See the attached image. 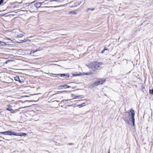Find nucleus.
I'll list each match as a JSON object with an SVG mask.
<instances>
[{"instance_id": "nucleus-1", "label": "nucleus", "mask_w": 153, "mask_h": 153, "mask_svg": "<svg viewBox=\"0 0 153 153\" xmlns=\"http://www.w3.org/2000/svg\"><path fill=\"white\" fill-rule=\"evenodd\" d=\"M102 64V63L94 61L90 64L89 67L93 71H95L100 68Z\"/></svg>"}, {"instance_id": "nucleus-2", "label": "nucleus", "mask_w": 153, "mask_h": 153, "mask_svg": "<svg viewBox=\"0 0 153 153\" xmlns=\"http://www.w3.org/2000/svg\"><path fill=\"white\" fill-rule=\"evenodd\" d=\"M135 113L134 111L132 108L130 109L129 113L128 118L130 120H131L133 123V125L134 126L135 119H134Z\"/></svg>"}, {"instance_id": "nucleus-3", "label": "nucleus", "mask_w": 153, "mask_h": 153, "mask_svg": "<svg viewBox=\"0 0 153 153\" xmlns=\"http://www.w3.org/2000/svg\"><path fill=\"white\" fill-rule=\"evenodd\" d=\"M8 134L9 135H13L15 136H25L27 135V134L24 133H18L15 132L13 131H8Z\"/></svg>"}, {"instance_id": "nucleus-4", "label": "nucleus", "mask_w": 153, "mask_h": 153, "mask_svg": "<svg viewBox=\"0 0 153 153\" xmlns=\"http://www.w3.org/2000/svg\"><path fill=\"white\" fill-rule=\"evenodd\" d=\"M43 3L44 2H43L42 3L39 2L36 3L34 4V5L37 8H39L40 7V6L42 5V3Z\"/></svg>"}, {"instance_id": "nucleus-5", "label": "nucleus", "mask_w": 153, "mask_h": 153, "mask_svg": "<svg viewBox=\"0 0 153 153\" xmlns=\"http://www.w3.org/2000/svg\"><path fill=\"white\" fill-rule=\"evenodd\" d=\"M70 87V86L67 85H64L61 86L59 87V89H62L63 88H69Z\"/></svg>"}, {"instance_id": "nucleus-6", "label": "nucleus", "mask_w": 153, "mask_h": 153, "mask_svg": "<svg viewBox=\"0 0 153 153\" xmlns=\"http://www.w3.org/2000/svg\"><path fill=\"white\" fill-rule=\"evenodd\" d=\"M84 74H86V75L90 74V73H84L83 74H82L81 73H79V74H74L73 75V76H78L84 75Z\"/></svg>"}, {"instance_id": "nucleus-7", "label": "nucleus", "mask_w": 153, "mask_h": 153, "mask_svg": "<svg viewBox=\"0 0 153 153\" xmlns=\"http://www.w3.org/2000/svg\"><path fill=\"white\" fill-rule=\"evenodd\" d=\"M8 108H7V110L9 111L12 112L13 111V110L12 108V106L10 105H8Z\"/></svg>"}, {"instance_id": "nucleus-8", "label": "nucleus", "mask_w": 153, "mask_h": 153, "mask_svg": "<svg viewBox=\"0 0 153 153\" xmlns=\"http://www.w3.org/2000/svg\"><path fill=\"white\" fill-rule=\"evenodd\" d=\"M97 85H98L97 84V82H94V83H93V84H92L91 85H90V86L91 87H94V86H97Z\"/></svg>"}, {"instance_id": "nucleus-9", "label": "nucleus", "mask_w": 153, "mask_h": 153, "mask_svg": "<svg viewBox=\"0 0 153 153\" xmlns=\"http://www.w3.org/2000/svg\"><path fill=\"white\" fill-rule=\"evenodd\" d=\"M15 80L16 81H19L20 82H21V81L20 80V79L19 76H16L15 77Z\"/></svg>"}, {"instance_id": "nucleus-10", "label": "nucleus", "mask_w": 153, "mask_h": 153, "mask_svg": "<svg viewBox=\"0 0 153 153\" xmlns=\"http://www.w3.org/2000/svg\"><path fill=\"white\" fill-rule=\"evenodd\" d=\"M99 81L100 82L101 84H102L105 81V79H100Z\"/></svg>"}, {"instance_id": "nucleus-11", "label": "nucleus", "mask_w": 153, "mask_h": 153, "mask_svg": "<svg viewBox=\"0 0 153 153\" xmlns=\"http://www.w3.org/2000/svg\"><path fill=\"white\" fill-rule=\"evenodd\" d=\"M71 97H73L74 99H76V97H80L81 96L80 95L75 96L73 94H71Z\"/></svg>"}, {"instance_id": "nucleus-12", "label": "nucleus", "mask_w": 153, "mask_h": 153, "mask_svg": "<svg viewBox=\"0 0 153 153\" xmlns=\"http://www.w3.org/2000/svg\"><path fill=\"white\" fill-rule=\"evenodd\" d=\"M8 131H6L5 132H0V134H4L6 135H8Z\"/></svg>"}, {"instance_id": "nucleus-13", "label": "nucleus", "mask_w": 153, "mask_h": 153, "mask_svg": "<svg viewBox=\"0 0 153 153\" xmlns=\"http://www.w3.org/2000/svg\"><path fill=\"white\" fill-rule=\"evenodd\" d=\"M30 40L29 39H25L23 40V42H30Z\"/></svg>"}, {"instance_id": "nucleus-14", "label": "nucleus", "mask_w": 153, "mask_h": 153, "mask_svg": "<svg viewBox=\"0 0 153 153\" xmlns=\"http://www.w3.org/2000/svg\"><path fill=\"white\" fill-rule=\"evenodd\" d=\"M4 0H1L0 1V5H3Z\"/></svg>"}, {"instance_id": "nucleus-15", "label": "nucleus", "mask_w": 153, "mask_h": 153, "mask_svg": "<svg viewBox=\"0 0 153 153\" xmlns=\"http://www.w3.org/2000/svg\"><path fill=\"white\" fill-rule=\"evenodd\" d=\"M57 75V76H59L60 75L61 77H63V76H65V74H58Z\"/></svg>"}, {"instance_id": "nucleus-16", "label": "nucleus", "mask_w": 153, "mask_h": 153, "mask_svg": "<svg viewBox=\"0 0 153 153\" xmlns=\"http://www.w3.org/2000/svg\"><path fill=\"white\" fill-rule=\"evenodd\" d=\"M39 51V50H36L35 51H31L30 53V54L34 53H35V52H36V51Z\"/></svg>"}, {"instance_id": "nucleus-17", "label": "nucleus", "mask_w": 153, "mask_h": 153, "mask_svg": "<svg viewBox=\"0 0 153 153\" xmlns=\"http://www.w3.org/2000/svg\"><path fill=\"white\" fill-rule=\"evenodd\" d=\"M65 78H69L70 77V75L68 74H65Z\"/></svg>"}, {"instance_id": "nucleus-18", "label": "nucleus", "mask_w": 153, "mask_h": 153, "mask_svg": "<svg viewBox=\"0 0 153 153\" xmlns=\"http://www.w3.org/2000/svg\"><path fill=\"white\" fill-rule=\"evenodd\" d=\"M149 93L150 94L153 95V89L150 90Z\"/></svg>"}, {"instance_id": "nucleus-19", "label": "nucleus", "mask_w": 153, "mask_h": 153, "mask_svg": "<svg viewBox=\"0 0 153 153\" xmlns=\"http://www.w3.org/2000/svg\"><path fill=\"white\" fill-rule=\"evenodd\" d=\"M24 36V35L23 34H20V35H19L18 36H17V37H23V36Z\"/></svg>"}, {"instance_id": "nucleus-20", "label": "nucleus", "mask_w": 153, "mask_h": 153, "mask_svg": "<svg viewBox=\"0 0 153 153\" xmlns=\"http://www.w3.org/2000/svg\"><path fill=\"white\" fill-rule=\"evenodd\" d=\"M97 83L98 85L101 84L100 83V82L99 80L97 82Z\"/></svg>"}, {"instance_id": "nucleus-21", "label": "nucleus", "mask_w": 153, "mask_h": 153, "mask_svg": "<svg viewBox=\"0 0 153 153\" xmlns=\"http://www.w3.org/2000/svg\"><path fill=\"white\" fill-rule=\"evenodd\" d=\"M48 4V3H45L44 4L43 6H44L45 7H46V6Z\"/></svg>"}, {"instance_id": "nucleus-22", "label": "nucleus", "mask_w": 153, "mask_h": 153, "mask_svg": "<svg viewBox=\"0 0 153 153\" xmlns=\"http://www.w3.org/2000/svg\"><path fill=\"white\" fill-rule=\"evenodd\" d=\"M60 0H52L51 1H59Z\"/></svg>"}, {"instance_id": "nucleus-23", "label": "nucleus", "mask_w": 153, "mask_h": 153, "mask_svg": "<svg viewBox=\"0 0 153 153\" xmlns=\"http://www.w3.org/2000/svg\"><path fill=\"white\" fill-rule=\"evenodd\" d=\"M13 61H14L13 60H7V62H10Z\"/></svg>"}, {"instance_id": "nucleus-24", "label": "nucleus", "mask_w": 153, "mask_h": 153, "mask_svg": "<svg viewBox=\"0 0 153 153\" xmlns=\"http://www.w3.org/2000/svg\"><path fill=\"white\" fill-rule=\"evenodd\" d=\"M107 49H104L102 51V53H104V51L105 50H106Z\"/></svg>"}, {"instance_id": "nucleus-25", "label": "nucleus", "mask_w": 153, "mask_h": 153, "mask_svg": "<svg viewBox=\"0 0 153 153\" xmlns=\"http://www.w3.org/2000/svg\"><path fill=\"white\" fill-rule=\"evenodd\" d=\"M0 42H1V43H3L4 44H6L5 43V42H3L0 41Z\"/></svg>"}, {"instance_id": "nucleus-26", "label": "nucleus", "mask_w": 153, "mask_h": 153, "mask_svg": "<svg viewBox=\"0 0 153 153\" xmlns=\"http://www.w3.org/2000/svg\"><path fill=\"white\" fill-rule=\"evenodd\" d=\"M78 106L79 107H81L82 106V105H78Z\"/></svg>"}, {"instance_id": "nucleus-27", "label": "nucleus", "mask_w": 153, "mask_h": 153, "mask_svg": "<svg viewBox=\"0 0 153 153\" xmlns=\"http://www.w3.org/2000/svg\"><path fill=\"white\" fill-rule=\"evenodd\" d=\"M8 62H7V61L5 63H6V64H7V63H8Z\"/></svg>"}, {"instance_id": "nucleus-28", "label": "nucleus", "mask_w": 153, "mask_h": 153, "mask_svg": "<svg viewBox=\"0 0 153 153\" xmlns=\"http://www.w3.org/2000/svg\"><path fill=\"white\" fill-rule=\"evenodd\" d=\"M7 39H9V40H10V39H9V38H7Z\"/></svg>"}, {"instance_id": "nucleus-29", "label": "nucleus", "mask_w": 153, "mask_h": 153, "mask_svg": "<svg viewBox=\"0 0 153 153\" xmlns=\"http://www.w3.org/2000/svg\"><path fill=\"white\" fill-rule=\"evenodd\" d=\"M85 104V103H83L82 104L83 105V104Z\"/></svg>"}, {"instance_id": "nucleus-30", "label": "nucleus", "mask_w": 153, "mask_h": 153, "mask_svg": "<svg viewBox=\"0 0 153 153\" xmlns=\"http://www.w3.org/2000/svg\"><path fill=\"white\" fill-rule=\"evenodd\" d=\"M108 153H110V152H108Z\"/></svg>"}]
</instances>
